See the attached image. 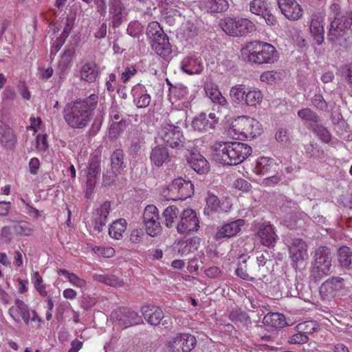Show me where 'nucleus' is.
<instances>
[{
    "mask_svg": "<svg viewBox=\"0 0 352 352\" xmlns=\"http://www.w3.org/2000/svg\"><path fill=\"white\" fill-rule=\"evenodd\" d=\"M98 96L91 94L83 100H76L68 103L63 111V118L67 124L74 129H82L88 126L91 111L96 107Z\"/></svg>",
    "mask_w": 352,
    "mask_h": 352,
    "instance_id": "1",
    "label": "nucleus"
},
{
    "mask_svg": "<svg viewBox=\"0 0 352 352\" xmlns=\"http://www.w3.org/2000/svg\"><path fill=\"white\" fill-rule=\"evenodd\" d=\"M213 157L223 165L235 166L245 161L252 153L250 146L240 142H221L212 147Z\"/></svg>",
    "mask_w": 352,
    "mask_h": 352,
    "instance_id": "2",
    "label": "nucleus"
},
{
    "mask_svg": "<svg viewBox=\"0 0 352 352\" xmlns=\"http://www.w3.org/2000/svg\"><path fill=\"white\" fill-rule=\"evenodd\" d=\"M228 131L233 139L244 140L260 135L263 127L255 118L243 116L232 121Z\"/></svg>",
    "mask_w": 352,
    "mask_h": 352,
    "instance_id": "3",
    "label": "nucleus"
},
{
    "mask_svg": "<svg viewBox=\"0 0 352 352\" xmlns=\"http://www.w3.org/2000/svg\"><path fill=\"white\" fill-rule=\"evenodd\" d=\"M330 10L333 13L334 17L331 21L327 38L330 42L333 43L341 38L345 31L351 28L352 12L349 10H342L338 3H333Z\"/></svg>",
    "mask_w": 352,
    "mask_h": 352,
    "instance_id": "4",
    "label": "nucleus"
},
{
    "mask_svg": "<svg viewBox=\"0 0 352 352\" xmlns=\"http://www.w3.org/2000/svg\"><path fill=\"white\" fill-rule=\"evenodd\" d=\"M245 50L248 60L254 63H273L278 58L277 50L268 43L252 41L246 46Z\"/></svg>",
    "mask_w": 352,
    "mask_h": 352,
    "instance_id": "5",
    "label": "nucleus"
},
{
    "mask_svg": "<svg viewBox=\"0 0 352 352\" xmlns=\"http://www.w3.org/2000/svg\"><path fill=\"white\" fill-rule=\"evenodd\" d=\"M230 97L234 104L256 107L262 102L263 95L257 88L236 85L230 88Z\"/></svg>",
    "mask_w": 352,
    "mask_h": 352,
    "instance_id": "6",
    "label": "nucleus"
},
{
    "mask_svg": "<svg viewBox=\"0 0 352 352\" xmlns=\"http://www.w3.org/2000/svg\"><path fill=\"white\" fill-rule=\"evenodd\" d=\"M219 25L226 34L232 36H246L256 30L254 23L246 18L225 17Z\"/></svg>",
    "mask_w": 352,
    "mask_h": 352,
    "instance_id": "7",
    "label": "nucleus"
},
{
    "mask_svg": "<svg viewBox=\"0 0 352 352\" xmlns=\"http://www.w3.org/2000/svg\"><path fill=\"white\" fill-rule=\"evenodd\" d=\"M197 344L196 338L190 333H178L166 343V352H190Z\"/></svg>",
    "mask_w": 352,
    "mask_h": 352,
    "instance_id": "8",
    "label": "nucleus"
},
{
    "mask_svg": "<svg viewBox=\"0 0 352 352\" xmlns=\"http://www.w3.org/2000/svg\"><path fill=\"white\" fill-rule=\"evenodd\" d=\"M167 199L173 200L186 199L194 193V185L190 180L182 177L174 179L168 187Z\"/></svg>",
    "mask_w": 352,
    "mask_h": 352,
    "instance_id": "9",
    "label": "nucleus"
},
{
    "mask_svg": "<svg viewBox=\"0 0 352 352\" xmlns=\"http://www.w3.org/2000/svg\"><path fill=\"white\" fill-rule=\"evenodd\" d=\"M331 258L330 252L326 247H320L316 252V259L313 267V276L315 278H320L330 273Z\"/></svg>",
    "mask_w": 352,
    "mask_h": 352,
    "instance_id": "10",
    "label": "nucleus"
},
{
    "mask_svg": "<svg viewBox=\"0 0 352 352\" xmlns=\"http://www.w3.org/2000/svg\"><path fill=\"white\" fill-rule=\"evenodd\" d=\"M160 219L159 210L155 206H146L143 213V223L147 234L155 236L162 232V228Z\"/></svg>",
    "mask_w": 352,
    "mask_h": 352,
    "instance_id": "11",
    "label": "nucleus"
},
{
    "mask_svg": "<svg viewBox=\"0 0 352 352\" xmlns=\"http://www.w3.org/2000/svg\"><path fill=\"white\" fill-rule=\"evenodd\" d=\"M108 6L111 25L117 28L126 19L129 12L126 0H109Z\"/></svg>",
    "mask_w": 352,
    "mask_h": 352,
    "instance_id": "12",
    "label": "nucleus"
},
{
    "mask_svg": "<svg viewBox=\"0 0 352 352\" xmlns=\"http://www.w3.org/2000/svg\"><path fill=\"white\" fill-rule=\"evenodd\" d=\"M111 318L123 329L142 322V316L128 307H120L111 313Z\"/></svg>",
    "mask_w": 352,
    "mask_h": 352,
    "instance_id": "13",
    "label": "nucleus"
},
{
    "mask_svg": "<svg viewBox=\"0 0 352 352\" xmlns=\"http://www.w3.org/2000/svg\"><path fill=\"white\" fill-rule=\"evenodd\" d=\"M159 135L163 142L171 148H179L183 146L184 138L178 126L166 124L160 129Z\"/></svg>",
    "mask_w": 352,
    "mask_h": 352,
    "instance_id": "14",
    "label": "nucleus"
},
{
    "mask_svg": "<svg viewBox=\"0 0 352 352\" xmlns=\"http://www.w3.org/2000/svg\"><path fill=\"white\" fill-rule=\"evenodd\" d=\"M245 220L242 219H232L217 228L214 239L217 241L228 239L239 234L245 225Z\"/></svg>",
    "mask_w": 352,
    "mask_h": 352,
    "instance_id": "15",
    "label": "nucleus"
},
{
    "mask_svg": "<svg viewBox=\"0 0 352 352\" xmlns=\"http://www.w3.org/2000/svg\"><path fill=\"white\" fill-rule=\"evenodd\" d=\"M199 228V221L196 212L192 209L184 210L180 217V221L177 226L179 233L184 234L197 231Z\"/></svg>",
    "mask_w": 352,
    "mask_h": 352,
    "instance_id": "16",
    "label": "nucleus"
},
{
    "mask_svg": "<svg viewBox=\"0 0 352 352\" xmlns=\"http://www.w3.org/2000/svg\"><path fill=\"white\" fill-rule=\"evenodd\" d=\"M180 67L181 69L188 75L199 74L204 68L201 55L195 52L190 53L184 57Z\"/></svg>",
    "mask_w": 352,
    "mask_h": 352,
    "instance_id": "17",
    "label": "nucleus"
},
{
    "mask_svg": "<svg viewBox=\"0 0 352 352\" xmlns=\"http://www.w3.org/2000/svg\"><path fill=\"white\" fill-rule=\"evenodd\" d=\"M325 12L319 11L314 13L309 22V32L318 45L324 41Z\"/></svg>",
    "mask_w": 352,
    "mask_h": 352,
    "instance_id": "18",
    "label": "nucleus"
},
{
    "mask_svg": "<svg viewBox=\"0 0 352 352\" xmlns=\"http://www.w3.org/2000/svg\"><path fill=\"white\" fill-rule=\"evenodd\" d=\"M218 121L219 118L215 113H210L207 116L205 113H201L194 118L191 126L194 131L199 133H206L214 129Z\"/></svg>",
    "mask_w": 352,
    "mask_h": 352,
    "instance_id": "19",
    "label": "nucleus"
},
{
    "mask_svg": "<svg viewBox=\"0 0 352 352\" xmlns=\"http://www.w3.org/2000/svg\"><path fill=\"white\" fill-rule=\"evenodd\" d=\"M111 204L109 201H105L93 212L91 224L93 231L100 232L107 221L108 215L111 211Z\"/></svg>",
    "mask_w": 352,
    "mask_h": 352,
    "instance_id": "20",
    "label": "nucleus"
},
{
    "mask_svg": "<svg viewBox=\"0 0 352 352\" xmlns=\"http://www.w3.org/2000/svg\"><path fill=\"white\" fill-rule=\"evenodd\" d=\"M281 12L289 20L296 21L302 16V9L296 0H278Z\"/></svg>",
    "mask_w": 352,
    "mask_h": 352,
    "instance_id": "21",
    "label": "nucleus"
},
{
    "mask_svg": "<svg viewBox=\"0 0 352 352\" xmlns=\"http://www.w3.org/2000/svg\"><path fill=\"white\" fill-rule=\"evenodd\" d=\"M257 234L261 243L267 248L274 247L278 239L275 233L274 228L269 222L261 223L258 226Z\"/></svg>",
    "mask_w": 352,
    "mask_h": 352,
    "instance_id": "22",
    "label": "nucleus"
},
{
    "mask_svg": "<svg viewBox=\"0 0 352 352\" xmlns=\"http://www.w3.org/2000/svg\"><path fill=\"white\" fill-rule=\"evenodd\" d=\"M9 314L16 322H19L22 319L25 324L30 323V311L28 306L21 300L16 299L14 301V305L9 309Z\"/></svg>",
    "mask_w": 352,
    "mask_h": 352,
    "instance_id": "23",
    "label": "nucleus"
},
{
    "mask_svg": "<svg viewBox=\"0 0 352 352\" xmlns=\"http://www.w3.org/2000/svg\"><path fill=\"white\" fill-rule=\"evenodd\" d=\"M131 94L133 102L138 108H145L149 105L151 98L143 85L138 83L134 85L131 89Z\"/></svg>",
    "mask_w": 352,
    "mask_h": 352,
    "instance_id": "24",
    "label": "nucleus"
},
{
    "mask_svg": "<svg viewBox=\"0 0 352 352\" xmlns=\"http://www.w3.org/2000/svg\"><path fill=\"white\" fill-rule=\"evenodd\" d=\"M278 164L270 157H259L255 161L253 172L259 175H264L272 172H276Z\"/></svg>",
    "mask_w": 352,
    "mask_h": 352,
    "instance_id": "25",
    "label": "nucleus"
},
{
    "mask_svg": "<svg viewBox=\"0 0 352 352\" xmlns=\"http://www.w3.org/2000/svg\"><path fill=\"white\" fill-rule=\"evenodd\" d=\"M16 143V136L12 128L0 120V145L6 149H12Z\"/></svg>",
    "mask_w": 352,
    "mask_h": 352,
    "instance_id": "26",
    "label": "nucleus"
},
{
    "mask_svg": "<svg viewBox=\"0 0 352 352\" xmlns=\"http://www.w3.org/2000/svg\"><path fill=\"white\" fill-rule=\"evenodd\" d=\"M151 46L155 52L164 59L170 58L173 52L172 46L166 34L160 36L159 38H156L155 40H153Z\"/></svg>",
    "mask_w": 352,
    "mask_h": 352,
    "instance_id": "27",
    "label": "nucleus"
},
{
    "mask_svg": "<svg viewBox=\"0 0 352 352\" xmlns=\"http://www.w3.org/2000/svg\"><path fill=\"white\" fill-rule=\"evenodd\" d=\"M289 251L290 258L294 263L307 258V246L305 241L301 239H293L289 245Z\"/></svg>",
    "mask_w": 352,
    "mask_h": 352,
    "instance_id": "28",
    "label": "nucleus"
},
{
    "mask_svg": "<svg viewBox=\"0 0 352 352\" xmlns=\"http://www.w3.org/2000/svg\"><path fill=\"white\" fill-rule=\"evenodd\" d=\"M204 89L207 97H208L214 104H218L221 107H226L228 106V102L222 96L217 85L212 81H207L204 84Z\"/></svg>",
    "mask_w": 352,
    "mask_h": 352,
    "instance_id": "29",
    "label": "nucleus"
},
{
    "mask_svg": "<svg viewBox=\"0 0 352 352\" xmlns=\"http://www.w3.org/2000/svg\"><path fill=\"white\" fill-rule=\"evenodd\" d=\"M199 8L208 13L223 12L228 10L227 0H199Z\"/></svg>",
    "mask_w": 352,
    "mask_h": 352,
    "instance_id": "30",
    "label": "nucleus"
},
{
    "mask_svg": "<svg viewBox=\"0 0 352 352\" xmlns=\"http://www.w3.org/2000/svg\"><path fill=\"white\" fill-rule=\"evenodd\" d=\"M141 311L145 320L152 325L160 324L164 316L162 309L159 307L144 306Z\"/></svg>",
    "mask_w": 352,
    "mask_h": 352,
    "instance_id": "31",
    "label": "nucleus"
},
{
    "mask_svg": "<svg viewBox=\"0 0 352 352\" xmlns=\"http://www.w3.org/2000/svg\"><path fill=\"white\" fill-rule=\"evenodd\" d=\"M190 166L199 174L208 172L210 166L206 159L200 153H192L188 160Z\"/></svg>",
    "mask_w": 352,
    "mask_h": 352,
    "instance_id": "32",
    "label": "nucleus"
},
{
    "mask_svg": "<svg viewBox=\"0 0 352 352\" xmlns=\"http://www.w3.org/2000/svg\"><path fill=\"white\" fill-rule=\"evenodd\" d=\"M151 161L156 166L160 167L169 160V153L164 146H157L152 149L150 156Z\"/></svg>",
    "mask_w": 352,
    "mask_h": 352,
    "instance_id": "33",
    "label": "nucleus"
},
{
    "mask_svg": "<svg viewBox=\"0 0 352 352\" xmlns=\"http://www.w3.org/2000/svg\"><path fill=\"white\" fill-rule=\"evenodd\" d=\"M98 76V69L94 63H85L80 71L81 80L88 82H94Z\"/></svg>",
    "mask_w": 352,
    "mask_h": 352,
    "instance_id": "34",
    "label": "nucleus"
},
{
    "mask_svg": "<svg viewBox=\"0 0 352 352\" xmlns=\"http://www.w3.org/2000/svg\"><path fill=\"white\" fill-rule=\"evenodd\" d=\"M127 223L124 219L114 221L109 228V234L114 239L120 240L126 230Z\"/></svg>",
    "mask_w": 352,
    "mask_h": 352,
    "instance_id": "35",
    "label": "nucleus"
},
{
    "mask_svg": "<svg viewBox=\"0 0 352 352\" xmlns=\"http://www.w3.org/2000/svg\"><path fill=\"white\" fill-rule=\"evenodd\" d=\"M58 275L64 276L72 285L80 289L81 291H83L87 288V280L79 277L76 274L69 272L65 269H60L58 271Z\"/></svg>",
    "mask_w": 352,
    "mask_h": 352,
    "instance_id": "36",
    "label": "nucleus"
},
{
    "mask_svg": "<svg viewBox=\"0 0 352 352\" xmlns=\"http://www.w3.org/2000/svg\"><path fill=\"white\" fill-rule=\"evenodd\" d=\"M343 287V279L340 277H333L328 279L320 287V293L332 294L335 291L340 290Z\"/></svg>",
    "mask_w": 352,
    "mask_h": 352,
    "instance_id": "37",
    "label": "nucleus"
},
{
    "mask_svg": "<svg viewBox=\"0 0 352 352\" xmlns=\"http://www.w3.org/2000/svg\"><path fill=\"white\" fill-rule=\"evenodd\" d=\"M297 114L308 129H311L320 121L318 114L309 108L301 109L298 111Z\"/></svg>",
    "mask_w": 352,
    "mask_h": 352,
    "instance_id": "38",
    "label": "nucleus"
},
{
    "mask_svg": "<svg viewBox=\"0 0 352 352\" xmlns=\"http://www.w3.org/2000/svg\"><path fill=\"white\" fill-rule=\"evenodd\" d=\"M263 322L265 325L275 328L283 327L285 324L284 316L277 312L268 313L263 318Z\"/></svg>",
    "mask_w": 352,
    "mask_h": 352,
    "instance_id": "39",
    "label": "nucleus"
},
{
    "mask_svg": "<svg viewBox=\"0 0 352 352\" xmlns=\"http://www.w3.org/2000/svg\"><path fill=\"white\" fill-rule=\"evenodd\" d=\"M206 206L204 208V213L210 215L214 212L223 211L220 205L219 198L213 194L208 193L206 199Z\"/></svg>",
    "mask_w": 352,
    "mask_h": 352,
    "instance_id": "40",
    "label": "nucleus"
},
{
    "mask_svg": "<svg viewBox=\"0 0 352 352\" xmlns=\"http://www.w3.org/2000/svg\"><path fill=\"white\" fill-rule=\"evenodd\" d=\"M32 282L34 289L41 296L46 297L48 296V292L47 290L48 286L44 283L38 272H34L32 274Z\"/></svg>",
    "mask_w": 352,
    "mask_h": 352,
    "instance_id": "41",
    "label": "nucleus"
},
{
    "mask_svg": "<svg viewBox=\"0 0 352 352\" xmlns=\"http://www.w3.org/2000/svg\"><path fill=\"white\" fill-rule=\"evenodd\" d=\"M93 279L97 282L103 283L112 287H121L123 285V282L115 275L94 274Z\"/></svg>",
    "mask_w": 352,
    "mask_h": 352,
    "instance_id": "42",
    "label": "nucleus"
},
{
    "mask_svg": "<svg viewBox=\"0 0 352 352\" xmlns=\"http://www.w3.org/2000/svg\"><path fill=\"white\" fill-rule=\"evenodd\" d=\"M188 95L187 87L183 85H177L170 88V97L173 102L177 100H186Z\"/></svg>",
    "mask_w": 352,
    "mask_h": 352,
    "instance_id": "43",
    "label": "nucleus"
},
{
    "mask_svg": "<svg viewBox=\"0 0 352 352\" xmlns=\"http://www.w3.org/2000/svg\"><path fill=\"white\" fill-rule=\"evenodd\" d=\"M13 230L16 235L28 236L32 234L34 228L30 222L19 221L13 226Z\"/></svg>",
    "mask_w": 352,
    "mask_h": 352,
    "instance_id": "44",
    "label": "nucleus"
},
{
    "mask_svg": "<svg viewBox=\"0 0 352 352\" xmlns=\"http://www.w3.org/2000/svg\"><path fill=\"white\" fill-rule=\"evenodd\" d=\"M179 210L176 206H169L163 212V217L164 219V224L167 228H172L174 225L175 220L177 219Z\"/></svg>",
    "mask_w": 352,
    "mask_h": 352,
    "instance_id": "45",
    "label": "nucleus"
},
{
    "mask_svg": "<svg viewBox=\"0 0 352 352\" xmlns=\"http://www.w3.org/2000/svg\"><path fill=\"white\" fill-rule=\"evenodd\" d=\"M124 154L122 150H116L111 155V167L115 174H120L124 168Z\"/></svg>",
    "mask_w": 352,
    "mask_h": 352,
    "instance_id": "46",
    "label": "nucleus"
},
{
    "mask_svg": "<svg viewBox=\"0 0 352 352\" xmlns=\"http://www.w3.org/2000/svg\"><path fill=\"white\" fill-rule=\"evenodd\" d=\"M71 58L69 56H64L59 61L57 74L59 76V82L65 80L69 72L70 69Z\"/></svg>",
    "mask_w": 352,
    "mask_h": 352,
    "instance_id": "47",
    "label": "nucleus"
},
{
    "mask_svg": "<svg viewBox=\"0 0 352 352\" xmlns=\"http://www.w3.org/2000/svg\"><path fill=\"white\" fill-rule=\"evenodd\" d=\"M105 115L103 107H99L98 113L96 115L89 133L91 136H95L100 130Z\"/></svg>",
    "mask_w": 352,
    "mask_h": 352,
    "instance_id": "48",
    "label": "nucleus"
},
{
    "mask_svg": "<svg viewBox=\"0 0 352 352\" xmlns=\"http://www.w3.org/2000/svg\"><path fill=\"white\" fill-rule=\"evenodd\" d=\"M196 239H189L181 240L177 243L178 252L182 255H186L195 250H197Z\"/></svg>",
    "mask_w": 352,
    "mask_h": 352,
    "instance_id": "49",
    "label": "nucleus"
},
{
    "mask_svg": "<svg viewBox=\"0 0 352 352\" xmlns=\"http://www.w3.org/2000/svg\"><path fill=\"white\" fill-rule=\"evenodd\" d=\"M339 262L342 267H349L352 264V251L347 246L340 247L338 250Z\"/></svg>",
    "mask_w": 352,
    "mask_h": 352,
    "instance_id": "50",
    "label": "nucleus"
},
{
    "mask_svg": "<svg viewBox=\"0 0 352 352\" xmlns=\"http://www.w3.org/2000/svg\"><path fill=\"white\" fill-rule=\"evenodd\" d=\"M183 3L177 0L172 1L170 3L165 2L162 4V9L165 14L168 16L181 15L179 9L182 8Z\"/></svg>",
    "mask_w": 352,
    "mask_h": 352,
    "instance_id": "51",
    "label": "nucleus"
},
{
    "mask_svg": "<svg viewBox=\"0 0 352 352\" xmlns=\"http://www.w3.org/2000/svg\"><path fill=\"white\" fill-rule=\"evenodd\" d=\"M164 34L165 33L158 22L152 21L149 23L146 29V34L152 39V41L155 40L156 38H159L160 36H163Z\"/></svg>",
    "mask_w": 352,
    "mask_h": 352,
    "instance_id": "52",
    "label": "nucleus"
},
{
    "mask_svg": "<svg viewBox=\"0 0 352 352\" xmlns=\"http://www.w3.org/2000/svg\"><path fill=\"white\" fill-rule=\"evenodd\" d=\"M268 9L265 0H253L250 3V10L252 14L261 16Z\"/></svg>",
    "mask_w": 352,
    "mask_h": 352,
    "instance_id": "53",
    "label": "nucleus"
},
{
    "mask_svg": "<svg viewBox=\"0 0 352 352\" xmlns=\"http://www.w3.org/2000/svg\"><path fill=\"white\" fill-rule=\"evenodd\" d=\"M310 129L319 137V138L324 143H329L331 140V134L328 130L322 124L317 122Z\"/></svg>",
    "mask_w": 352,
    "mask_h": 352,
    "instance_id": "54",
    "label": "nucleus"
},
{
    "mask_svg": "<svg viewBox=\"0 0 352 352\" xmlns=\"http://www.w3.org/2000/svg\"><path fill=\"white\" fill-rule=\"evenodd\" d=\"M281 77V73L276 71H266L263 72L260 77L262 82L269 85L277 83Z\"/></svg>",
    "mask_w": 352,
    "mask_h": 352,
    "instance_id": "55",
    "label": "nucleus"
},
{
    "mask_svg": "<svg viewBox=\"0 0 352 352\" xmlns=\"http://www.w3.org/2000/svg\"><path fill=\"white\" fill-rule=\"evenodd\" d=\"M125 125V122L122 120L118 122H113L109 128V137L111 139H116L120 133L124 131Z\"/></svg>",
    "mask_w": 352,
    "mask_h": 352,
    "instance_id": "56",
    "label": "nucleus"
},
{
    "mask_svg": "<svg viewBox=\"0 0 352 352\" xmlns=\"http://www.w3.org/2000/svg\"><path fill=\"white\" fill-rule=\"evenodd\" d=\"M92 250L97 256L104 258H111L116 253L114 248L110 246H94Z\"/></svg>",
    "mask_w": 352,
    "mask_h": 352,
    "instance_id": "57",
    "label": "nucleus"
},
{
    "mask_svg": "<svg viewBox=\"0 0 352 352\" xmlns=\"http://www.w3.org/2000/svg\"><path fill=\"white\" fill-rule=\"evenodd\" d=\"M142 31V27L140 22L138 21H131L127 27L126 32L130 36L135 38L139 37Z\"/></svg>",
    "mask_w": 352,
    "mask_h": 352,
    "instance_id": "58",
    "label": "nucleus"
},
{
    "mask_svg": "<svg viewBox=\"0 0 352 352\" xmlns=\"http://www.w3.org/2000/svg\"><path fill=\"white\" fill-rule=\"evenodd\" d=\"M316 323L314 321H306L302 323H299L296 325V329L298 331H302L306 335L313 332L316 329Z\"/></svg>",
    "mask_w": 352,
    "mask_h": 352,
    "instance_id": "59",
    "label": "nucleus"
},
{
    "mask_svg": "<svg viewBox=\"0 0 352 352\" xmlns=\"http://www.w3.org/2000/svg\"><path fill=\"white\" fill-rule=\"evenodd\" d=\"M100 173V162L95 160H91L89 163V166L87 171V178L96 179L97 175Z\"/></svg>",
    "mask_w": 352,
    "mask_h": 352,
    "instance_id": "60",
    "label": "nucleus"
},
{
    "mask_svg": "<svg viewBox=\"0 0 352 352\" xmlns=\"http://www.w3.org/2000/svg\"><path fill=\"white\" fill-rule=\"evenodd\" d=\"M138 73L137 69L134 66L126 67L120 75V80L122 82L126 83Z\"/></svg>",
    "mask_w": 352,
    "mask_h": 352,
    "instance_id": "61",
    "label": "nucleus"
},
{
    "mask_svg": "<svg viewBox=\"0 0 352 352\" xmlns=\"http://www.w3.org/2000/svg\"><path fill=\"white\" fill-rule=\"evenodd\" d=\"M36 148L39 152H45L48 148L46 134H38L36 138Z\"/></svg>",
    "mask_w": 352,
    "mask_h": 352,
    "instance_id": "62",
    "label": "nucleus"
},
{
    "mask_svg": "<svg viewBox=\"0 0 352 352\" xmlns=\"http://www.w3.org/2000/svg\"><path fill=\"white\" fill-rule=\"evenodd\" d=\"M276 140L283 145H287L289 142V134L285 129H279L275 135Z\"/></svg>",
    "mask_w": 352,
    "mask_h": 352,
    "instance_id": "63",
    "label": "nucleus"
},
{
    "mask_svg": "<svg viewBox=\"0 0 352 352\" xmlns=\"http://www.w3.org/2000/svg\"><path fill=\"white\" fill-rule=\"evenodd\" d=\"M312 104L318 109L324 111L327 109V104L320 94H316L311 99Z\"/></svg>",
    "mask_w": 352,
    "mask_h": 352,
    "instance_id": "64",
    "label": "nucleus"
}]
</instances>
